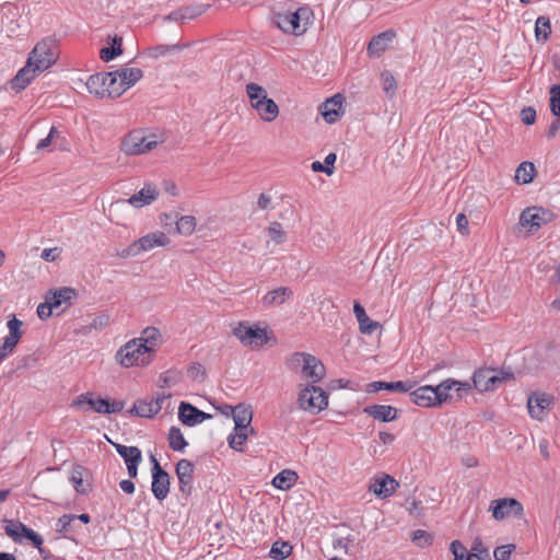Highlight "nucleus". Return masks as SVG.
Masks as SVG:
<instances>
[{"mask_svg":"<svg viewBox=\"0 0 560 560\" xmlns=\"http://www.w3.org/2000/svg\"><path fill=\"white\" fill-rule=\"evenodd\" d=\"M513 378L514 374L511 371L483 368L475 371L471 386L478 392L483 393L494 390L503 383Z\"/></svg>","mask_w":560,"mask_h":560,"instance_id":"obj_4","label":"nucleus"},{"mask_svg":"<svg viewBox=\"0 0 560 560\" xmlns=\"http://www.w3.org/2000/svg\"><path fill=\"white\" fill-rule=\"evenodd\" d=\"M152 358L153 355L149 353L147 346L136 339L129 340L116 353V360L125 368L144 366L151 362Z\"/></svg>","mask_w":560,"mask_h":560,"instance_id":"obj_5","label":"nucleus"},{"mask_svg":"<svg viewBox=\"0 0 560 560\" xmlns=\"http://www.w3.org/2000/svg\"><path fill=\"white\" fill-rule=\"evenodd\" d=\"M106 78L107 77H105V73H96L90 75L85 83L88 91L91 94H94L96 97H107Z\"/></svg>","mask_w":560,"mask_h":560,"instance_id":"obj_32","label":"nucleus"},{"mask_svg":"<svg viewBox=\"0 0 560 560\" xmlns=\"http://www.w3.org/2000/svg\"><path fill=\"white\" fill-rule=\"evenodd\" d=\"M292 552V546L289 542H275L271 546V549L269 551V556L272 559L276 560H284L287 559Z\"/></svg>","mask_w":560,"mask_h":560,"instance_id":"obj_43","label":"nucleus"},{"mask_svg":"<svg viewBox=\"0 0 560 560\" xmlns=\"http://www.w3.org/2000/svg\"><path fill=\"white\" fill-rule=\"evenodd\" d=\"M364 412L376 420L390 422L397 418V409L387 405H372L364 408Z\"/></svg>","mask_w":560,"mask_h":560,"instance_id":"obj_27","label":"nucleus"},{"mask_svg":"<svg viewBox=\"0 0 560 560\" xmlns=\"http://www.w3.org/2000/svg\"><path fill=\"white\" fill-rule=\"evenodd\" d=\"M456 226L462 235H468V219L464 213H458L456 217Z\"/></svg>","mask_w":560,"mask_h":560,"instance_id":"obj_62","label":"nucleus"},{"mask_svg":"<svg viewBox=\"0 0 560 560\" xmlns=\"http://www.w3.org/2000/svg\"><path fill=\"white\" fill-rule=\"evenodd\" d=\"M22 536L30 539L33 542V545L38 549V551L43 552V549L40 547L43 545V538L36 532L24 525Z\"/></svg>","mask_w":560,"mask_h":560,"instance_id":"obj_55","label":"nucleus"},{"mask_svg":"<svg viewBox=\"0 0 560 560\" xmlns=\"http://www.w3.org/2000/svg\"><path fill=\"white\" fill-rule=\"evenodd\" d=\"M233 335L244 346H262L267 342L266 329L257 326H249L245 323L238 324V326L233 329Z\"/></svg>","mask_w":560,"mask_h":560,"instance_id":"obj_12","label":"nucleus"},{"mask_svg":"<svg viewBox=\"0 0 560 560\" xmlns=\"http://www.w3.org/2000/svg\"><path fill=\"white\" fill-rule=\"evenodd\" d=\"M306 352H295L290 355V358L287 360V365L290 370L296 371L298 369H302L304 364Z\"/></svg>","mask_w":560,"mask_h":560,"instance_id":"obj_53","label":"nucleus"},{"mask_svg":"<svg viewBox=\"0 0 560 560\" xmlns=\"http://www.w3.org/2000/svg\"><path fill=\"white\" fill-rule=\"evenodd\" d=\"M206 7L203 5H188L180 8L164 18L165 21L185 23L187 20H192L205 13Z\"/></svg>","mask_w":560,"mask_h":560,"instance_id":"obj_26","label":"nucleus"},{"mask_svg":"<svg viewBox=\"0 0 560 560\" xmlns=\"http://www.w3.org/2000/svg\"><path fill=\"white\" fill-rule=\"evenodd\" d=\"M152 486L151 490L153 495L162 501L170 493V476L161 467L158 459L152 455Z\"/></svg>","mask_w":560,"mask_h":560,"instance_id":"obj_13","label":"nucleus"},{"mask_svg":"<svg viewBox=\"0 0 560 560\" xmlns=\"http://www.w3.org/2000/svg\"><path fill=\"white\" fill-rule=\"evenodd\" d=\"M551 33L550 20L547 16H538L535 24V35L537 40L546 42Z\"/></svg>","mask_w":560,"mask_h":560,"instance_id":"obj_42","label":"nucleus"},{"mask_svg":"<svg viewBox=\"0 0 560 560\" xmlns=\"http://www.w3.org/2000/svg\"><path fill=\"white\" fill-rule=\"evenodd\" d=\"M399 483L389 475L383 474L382 476L375 477L371 480L369 490L381 499L390 497Z\"/></svg>","mask_w":560,"mask_h":560,"instance_id":"obj_15","label":"nucleus"},{"mask_svg":"<svg viewBox=\"0 0 560 560\" xmlns=\"http://www.w3.org/2000/svg\"><path fill=\"white\" fill-rule=\"evenodd\" d=\"M158 145L154 136H145L141 130L129 132L121 141L120 150L128 155L147 153Z\"/></svg>","mask_w":560,"mask_h":560,"instance_id":"obj_7","label":"nucleus"},{"mask_svg":"<svg viewBox=\"0 0 560 560\" xmlns=\"http://www.w3.org/2000/svg\"><path fill=\"white\" fill-rule=\"evenodd\" d=\"M395 38V32L386 31L374 36L368 45V54L371 56H381Z\"/></svg>","mask_w":560,"mask_h":560,"instance_id":"obj_24","label":"nucleus"},{"mask_svg":"<svg viewBox=\"0 0 560 560\" xmlns=\"http://www.w3.org/2000/svg\"><path fill=\"white\" fill-rule=\"evenodd\" d=\"M353 313L357 317V320L359 323V328L362 334L371 335L378 327V323L375 320H372L366 315L364 307L359 302L354 303Z\"/></svg>","mask_w":560,"mask_h":560,"instance_id":"obj_28","label":"nucleus"},{"mask_svg":"<svg viewBox=\"0 0 560 560\" xmlns=\"http://www.w3.org/2000/svg\"><path fill=\"white\" fill-rule=\"evenodd\" d=\"M434 387L441 405L454 399H462L472 389L469 382H462L453 378H447Z\"/></svg>","mask_w":560,"mask_h":560,"instance_id":"obj_10","label":"nucleus"},{"mask_svg":"<svg viewBox=\"0 0 560 560\" xmlns=\"http://www.w3.org/2000/svg\"><path fill=\"white\" fill-rule=\"evenodd\" d=\"M82 404H88L95 412L98 413H109L108 410V400L103 398H90L86 395H80L73 401L74 406H81Z\"/></svg>","mask_w":560,"mask_h":560,"instance_id":"obj_36","label":"nucleus"},{"mask_svg":"<svg viewBox=\"0 0 560 560\" xmlns=\"http://www.w3.org/2000/svg\"><path fill=\"white\" fill-rule=\"evenodd\" d=\"M57 59L56 40L49 37L42 39L30 52L26 65L12 79V89L24 90L38 73L49 69Z\"/></svg>","mask_w":560,"mask_h":560,"instance_id":"obj_1","label":"nucleus"},{"mask_svg":"<svg viewBox=\"0 0 560 560\" xmlns=\"http://www.w3.org/2000/svg\"><path fill=\"white\" fill-rule=\"evenodd\" d=\"M341 108L342 96L337 94L320 105V113L327 122L334 124L339 119L341 115Z\"/></svg>","mask_w":560,"mask_h":560,"instance_id":"obj_22","label":"nucleus"},{"mask_svg":"<svg viewBox=\"0 0 560 560\" xmlns=\"http://www.w3.org/2000/svg\"><path fill=\"white\" fill-rule=\"evenodd\" d=\"M492 517L497 521H503L512 516L523 515V505L513 498L495 499L490 502Z\"/></svg>","mask_w":560,"mask_h":560,"instance_id":"obj_11","label":"nucleus"},{"mask_svg":"<svg viewBox=\"0 0 560 560\" xmlns=\"http://www.w3.org/2000/svg\"><path fill=\"white\" fill-rule=\"evenodd\" d=\"M109 324V316L106 314H102L93 318V320L90 324V328L93 329H103Z\"/></svg>","mask_w":560,"mask_h":560,"instance_id":"obj_61","label":"nucleus"},{"mask_svg":"<svg viewBox=\"0 0 560 560\" xmlns=\"http://www.w3.org/2000/svg\"><path fill=\"white\" fill-rule=\"evenodd\" d=\"M301 374L304 378H311L314 385L325 376V366L315 355L306 353Z\"/></svg>","mask_w":560,"mask_h":560,"instance_id":"obj_18","label":"nucleus"},{"mask_svg":"<svg viewBox=\"0 0 560 560\" xmlns=\"http://www.w3.org/2000/svg\"><path fill=\"white\" fill-rule=\"evenodd\" d=\"M547 212L541 208H527L520 217V224L528 229V232L537 231L545 222V214Z\"/></svg>","mask_w":560,"mask_h":560,"instance_id":"obj_20","label":"nucleus"},{"mask_svg":"<svg viewBox=\"0 0 560 560\" xmlns=\"http://www.w3.org/2000/svg\"><path fill=\"white\" fill-rule=\"evenodd\" d=\"M52 311L54 308L48 299L46 298V302L38 305L37 315L40 319H47L48 317L51 316Z\"/></svg>","mask_w":560,"mask_h":560,"instance_id":"obj_59","label":"nucleus"},{"mask_svg":"<svg viewBox=\"0 0 560 560\" xmlns=\"http://www.w3.org/2000/svg\"><path fill=\"white\" fill-rule=\"evenodd\" d=\"M23 526H24V524L21 522L8 521V524L4 527V530H5V534L10 538H12L15 542H21Z\"/></svg>","mask_w":560,"mask_h":560,"instance_id":"obj_48","label":"nucleus"},{"mask_svg":"<svg viewBox=\"0 0 560 560\" xmlns=\"http://www.w3.org/2000/svg\"><path fill=\"white\" fill-rule=\"evenodd\" d=\"M176 475L179 483V491L190 494L194 479V465L188 459H180L176 465Z\"/></svg>","mask_w":560,"mask_h":560,"instance_id":"obj_19","label":"nucleus"},{"mask_svg":"<svg viewBox=\"0 0 560 560\" xmlns=\"http://www.w3.org/2000/svg\"><path fill=\"white\" fill-rule=\"evenodd\" d=\"M248 433H250V431H238L234 429V433L230 434L228 439L230 447L236 451L241 450L248 438Z\"/></svg>","mask_w":560,"mask_h":560,"instance_id":"obj_50","label":"nucleus"},{"mask_svg":"<svg viewBox=\"0 0 560 560\" xmlns=\"http://www.w3.org/2000/svg\"><path fill=\"white\" fill-rule=\"evenodd\" d=\"M116 74L119 77L120 86H122L124 92L133 86L143 77V72L139 68H121L116 70Z\"/></svg>","mask_w":560,"mask_h":560,"instance_id":"obj_31","label":"nucleus"},{"mask_svg":"<svg viewBox=\"0 0 560 560\" xmlns=\"http://www.w3.org/2000/svg\"><path fill=\"white\" fill-rule=\"evenodd\" d=\"M550 109L552 114L560 117V85L555 84L550 88Z\"/></svg>","mask_w":560,"mask_h":560,"instance_id":"obj_51","label":"nucleus"},{"mask_svg":"<svg viewBox=\"0 0 560 560\" xmlns=\"http://www.w3.org/2000/svg\"><path fill=\"white\" fill-rule=\"evenodd\" d=\"M298 476L292 470H282L272 480V485L281 490L289 489L296 480Z\"/></svg>","mask_w":560,"mask_h":560,"instance_id":"obj_40","label":"nucleus"},{"mask_svg":"<svg viewBox=\"0 0 560 560\" xmlns=\"http://www.w3.org/2000/svg\"><path fill=\"white\" fill-rule=\"evenodd\" d=\"M85 472L86 469L80 465L74 466L71 470L70 481L80 494H86L91 489L90 483L84 481Z\"/></svg>","mask_w":560,"mask_h":560,"instance_id":"obj_33","label":"nucleus"},{"mask_svg":"<svg viewBox=\"0 0 560 560\" xmlns=\"http://www.w3.org/2000/svg\"><path fill=\"white\" fill-rule=\"evenodd\" d=\"M293 291L289 287H280L269 291L262 299L261 304L264 307H272L282 305L285 301L291 299Z\"/></svg>","mask_w":560,"mask_h":560,"instance_id":"obj_25","label":"nucleus"},{"mask_svg":"<svg viewBox=\"0 0 560 560\" xmlns=\"http://www.w3.org/2000/svg\"><path fill=\"white\" fill-rule=\"evenodd\" d=\"M299 406L311 413H318L328 406V395L320 387L308 385L299 394Z\"/></svg>","mask_w":560,"mask_h":560,"instance_id":"obj_8","label":"nucleus"},{"mask_svg":"<svg viewBox=\"0 0 560 560\" xmlns=\"http://www.w3.org/2000/svg\"><path fill=\"white\" fill-rule=\"evenodd\" d=\"M178 418L183 424L194 427L205 420L211 419L210 413H206L189 402L182 401L178 408Z\"/></svg>","mask_w":560,"mask_h":560,"instance_id":"obj_16","label":"nucleus"},{"mask_svg":"<svg viewBox=\"0 0 560 560\" xmlns=\"http://www.w3.org/2000/svg\"><path fill=\"white\" fill-rule=\"evenodd\" d=\"M268 235L277 244H282L287 238V233L279 222L270 223L268 226Z\"/></svg>","mask_w":560,"mask_h":560,"instance_id":"obj_49","label":"nucleus"},{"mask_svg":"<svg viewBox=\"0 0 560 560\" xmlns=\"http://www.w3.org/2000/svg\"><path fill=\"white\" fill-rule=\"evenodd\" d=\"M61 254V248L59 247H52V248H45L43 252H42V255L40 257L45 260V261H55Z\"/></svg>","mask_w":560,"mask_h":560,"instance_id":"obj_60","label":"nucleus"},{"mask_svg":"<svg viewBox=\"0 0 560 560\" xmlns=\"http://www.w3.org/2000/svg\"><path fill=\"white\" fill-rule=\"evenodd\" d=\"M106 78V86H107V97H118L124 93L122 86H120V81L116 71L105 73Z\"/></svg>","mask_w":560,"mask_h":560,"instance_id":"obj_39","label":"nucleus"},{"mask_svg":"<svg viewBox=\"0 0 560 560\" xmlns=\"http://www.w3.org/2000/svg\"><path fill=\"white\" fill-rule=\"evenodd\" d=\"M162 406L159 402H152L151 400L141 399L135 402L133 407L129 410L131 415H136L143 418H152L159 413Z\"/></svg>","mask_w":560,"mask_h":560,"instance_id":"obj_30","label":"nucleus"},{"mask_svg":"<svg viewBox=\"0 0 560 560\" xmlns=\"http://www.w3.org/2000/svg\"><path fill=\"white\" fill-rule=\"evenodd\" d=\"M412 541L418 547L423 548V547L430 546L432 544L433 536L425 530L418 529V530L413 532V534H412Z\"/></svg>","mask_w":560,"mask_h":560,"instance_id":"obj_52","label":"nucleus"},{"mask_svg":"<svg viewBox=\"0 0 560 560\" xmlns=\"http://www.w3.org/2000/svg\"><path fill=\"white\" fill-rule=\"evenodd\" d=\"M232 415L235 423V430L250 431V433L254 432V429L249 428V424L253 419V411L249 406L240 404L232 409Z\"/></svg>","mask_w":560,"mask_h":560,"instance_id":"obj_23","label":"nucleus"},{"mask_svg":"<svg viewBox=\"0 0 560 560\" xmlns=\"http://www.w3.org/2000/svg\"><path fill=\"white\" fill-rule=\"evenodd\" d=\"M535 166L530 162L521 163L515 171V179L518 184H528L533 180Z\"/></svg>","mask_w":560,"mask_h":560,"instance_id":"obj_38","label":"nucleus"},{"mask_svg":"<svg viewBox=\"0 0 560 560\" xmlns=\"http://www.w3.org/2000/svg\"><path fill=\"white\" fill-rule=\"evenodd\" d=\"M407 511L409 512L410 515L417 517L422 516L424 514L421 501H418L416 499H412L410 502H408Z\"/></svg>","mask_w":560,"mask_h":560,"instance_id":"obj_58","label":"nucleus"},{"mask_svg":"<svg viewBox=\"0 0 560 560\" xmlns=\"http://www.w3.org/2000/svg\"><path fill=\"white\" fill-rule=\"evenodd\" d=\"M75 295V291L71 288H62L59 291L54 292L50 296H47L54 310L61 308L62 304L69 305L70 300Z\"/></svg>","mask_w":560,"mask_h":560,"instance_id":"obj_35","label":"nucleus"},{"mask_svg":"<svg viewBox=\"0 0 560 560\" xmlns=\"http://www.w3.org/2000/svg\"><path fill=\"white\" fill-rule=\"evenodd\" d=\"M75 515H68L65 514L61 517L58 518L56 524V529L58 533H67L69 530V527L72 523V521L75 520Z\"/></svg>","mask_w":560,"mask_h":560,"instance_id":"obj_56","label":"nucleus"},{"mask_svg":"<svg viewBox=\"0 0 560 560\" xmlns=\"http://www.w3.org/2000/svg\"><path fill=\"white\" fill-rule=\"evenodd\" d=\"M469 555L474 560H487L489 558V550L483 546L480 537L474 539Z\"/></svg>","mask_w":560,"mask_h":560,"instance_id":"obj_47","label":"nucleus"},{"mask_svg":"<svg viewBox=\"0 0 560 560\" xmlns=\"http://www.w3.org/2000/svg\"><path fill=\"white\" fill-rule=\"evenodd\" d=\"M22 325L23 322L18 319L15 316H12V318L8 322L7 326L9 329V335L4 338L3 343L0 346V362L9 357L18 346L22 337Z\"/></svg>","mask_w":560,"mask_h":560,"instance_id":"obj_14","label":"nucleus"},{"mask_svg":"<svg viewBox=\"0 0 560 560\" xmlns=\"http://www.w3.org/2000/svg\"><path fill=\"white\" fill-rule=\"evenodd\" d=\"M521 120L525 125H533L536 120V110L533 107H525L521 110Z\"/></svg>","mask_w":560,"mask_h":560,"instance_id":"obj_57","label":"nucleus"},{"mask_svg":"<svg viewBox=\"0 0 560 560\" xmlns=\"http://www.w3.org/2000/svg\"><path fill=\"white\" fill-rule=\"evenodd\" d=\"M161 338V334L155 327H147L142 330L139 338H135L138 342L140 341L143 346H147L149 353L153 355L155 347Z\"/></svg>","mask_w":560,"mask_h":560,"instance_id":"obj_34","label":"nucleus"},{"mask_svg":"<svg viewBox=\"0 0 560 560\" xmlns=\"http://www.w3.org/2000/svg\"><path fill=\"white\" fill-rule=\"evenodd\" d=\"M178 233L190 235L196 229V219L192 215H183L176 223Z\"/></svg>","mask_w":560,"mask_h":560,"instance_id":"obj_46","label":"nucleus"},{"mask_svg":"<svg viewBox=\"0 0 560 560\" xmlns=\"http://www.w3.org/2000/svg\"><path fill=\"white\" fill-rule=\"evenodd\" d=\"M246 94L250 106L257 112L261 120L271 122L278 117L279 107L273 100L268 97L265 88L257 83H248L246 85Z\"/></svg>","mask_w":560,"mask_h":560,"instance_id":"obj_2","label":"nucleus"},{"mask_svg":"<svg viewBox=\"0 0 560 560\" xmlns=\"http://www.w3.org/2000/svg\"><path fill=\"white\" fill-rule=\"evenodd\" d=\"M114 44H117V47H104L100 51V57L103 61H110L115 59L117 56L122 54V39L121 37H114Z\"/></svg>","mask_w":560,"mask_h":560,"instance_id":"obj_45","label":"nucleus"},{"mask_svg":"<svg viewBox=\"0 0 560 560\" xmlns=\"http://www.w3.org/2000/svg\"><path fill=\"white\" fill-rule=\"evenodd\" d=\"M381 81H382V89L384 93L389 97L393 98L396 94L397 90V82L394 78V75L388 71L384 70L381 73Z\"/></svg>","mask_w":560,"mask_h":560,"instance_id":"obj_44","label":"nucleus"},{"mask_svg":"<svg viewBox=\"0 0 560 560\" xmlns=\"http://www.w3.org/2000/svg\"><path fill=\"white\" fill-rule=\"evenodd\" d=\"M117 453L124 458L126 465L141 463V451L137 446L114 444Z\"/></svg>","mask_w":560,"mask_h":560,"instance_id":"obj_37","label":"nucleus"},{"mask_svg":"<svg viewBox=\"0 0 560 560\" xmlns=\"http://www.w3.org/2000/svg\"><path fill=\"white\" fill-rule=\"evenodd\" d=\"M308 15L306 8H300L295 12L275 13L272 24L284 33L302 35L307 30Z\"/></svg>","mask_w":560,"mask_h":560,"instance_id":"obj_3","label":"nucleus"},{"mask_svg":"<svg viewBox=\"0 0 560 560\" xmlns=\"http://www.w3.org/2000/svg\"><path fill=\"white\" fill-rule=\"evenodd\" d=\"M412 388V385L408 382H372L366 385L368 393H377L382 389L390 390V392H400L406 393Z\"/></svg>","mask_w":560,"mask_h":560,"instance_id":"obj_29","label":"nucleus"},{"mask_svg":"<svg viewBox=\"0 0 560 560\" xmlns=\"http://www.w3.org/2000/svg\"><path fill=\"white\" fill-rule=\"evenodd\" d=\"M170 447L177 452H183L187 445V442L177 427H172L168 432Z\"/></svg>","mask_w":560,"mask_h":560,"instance_id":"obj_41","label":"nucleus"},{"mask_svg":"<svg viewBox=\"0 0 560 560\" xmlns=\"http://www.w3.org/2000/svg\"><path fill=\"white\" fill-rule=\"evenodd\" d=\"M158 196L159 192L156 188L151 185H147L137 194H133L129 199H118L113 201L108 208L109 215L112 217L114 213L124 210L127 205L135 208H142L153 202Z\"/></svg>","mask_w":560,"mask_h":560,"instance_id":"obj_9","label":"nucleus"},{"mask_svg":"<svg viewBox=\"0 0 560 560\" xmlns=\"http://www.w3.org/2000/svg\"><path fill=\"white\" fill-rule=\"evenodd\" d=\"M353 537L348 536L343 538H338L334 541L332 546L335 549H342L345 552H349V544L353 542Z\"/></svg>","mask_w":560,"mask_h":560,"instance_id":"obj_63","label":"nucleus"},{"mask_svg":"<svg viewBox=\"0 0 560 560\" xmlns=\"http://www.w3.org/2000/svg\"><path fill=\"white\" fill-rule=\"evenodd\" d=\"M167 243L168 237L166 234L164 232L158 231L136 240L128 247L118 252L117 255L120 258L136 257L141 253L152 250L155 247L166 246Z\"/></svg>","mask_w":560,"mask_h":560,"instance_id":"obj_6","label":"nucleus"},{"mask_svg":"<svg viewBox=\"0 0 560 560\" xmlns=\"http://www.w3.org/2000/svg\"><path fill=\"white\" fill-rule=\"evenodd\" d=\"M22 536L30 539L33 542V545L38 549V551L43 552V549L40 547L43 545V538L36 532L24 525Z\"/></svg>","mask_w":560,"mask_h":560,"instance_id":"obj_54","label":"nucleus"},{"mask_svg":"<svg viewBox=\"0 0 560 560\" xmlns=\"http://www.w3.org/2000/svg\"><path fill=\"white\" fill-rule=\"evenodd\" d=\"M311 167H312L313 172H316V173L323 172V173L327 174L328 176L332 175L335 172V168L325 166L324 163H320L319 161L313 162Z\"/></svg>","mask_w":560,"mask_h":560,"instance_id":"obj_64","label":"nucleus"},{"mask_svg":"<svg viewBox=\"0 0 560 560\" xmlns=\"http://www.w3.org/2000/svg\"><path fill=\"white\" fill-rule=\"evenodd\" d=\"M551 399L546 394H533L527 399V408L532 418L541 420L545 410L550 406Z\"/></svg>","mask_w":560,"mask_h":560,"instance_id":"obj_21","label":"nucleus"},{"mask_svg":"<svg viewBox=\"0 0 560 560\" xmlns=\"http://www.w3.org/2000/svg\"><path fill=\"white\" fill-rule=\"evenodd\" d=\"M410 398L413 404L423 408L441 406L435 387L431 385L421 386L411 392Z\"/></svg>","mask_w":560,"mask_h":560,"instance_id":"obj_17","label":"nucleus"}]
</instances>
